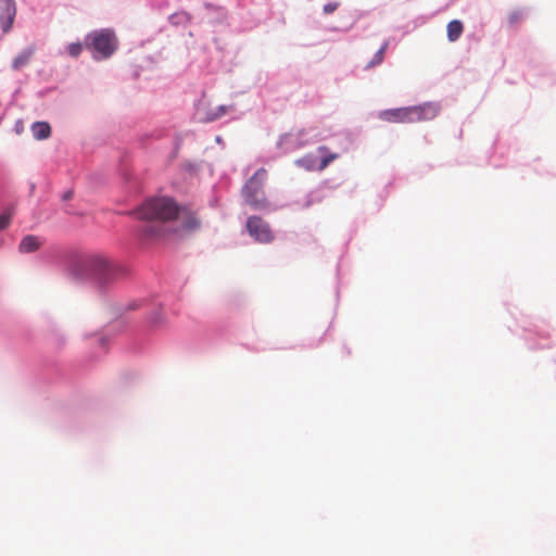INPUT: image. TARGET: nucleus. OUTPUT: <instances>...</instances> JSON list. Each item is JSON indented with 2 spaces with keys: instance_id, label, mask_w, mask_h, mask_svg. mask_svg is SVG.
I'll return each mask as SVG.
<instances>
[{
  "instance_id": "obj_1",
  "label": "nucleus",
  "mask_w": 556,
  "mask_h": 556,
  "mask_svg": "<svg viewBox=\"0 0 556 556\" xmlns=\"http://www.w3.org/2000/svg\"><path fill=\"white\" fill-rule=\"evenodd\" d=\"M177 204L169 198H154L146 201L137 211L138 218L149 222L141 230L144 240H156L165 235V228L160 223L172 220L179 216Z\"/></svg>"
},
{
  "instance_id": "obj_2",
  "label": "nucleus",
  "mask_w": 556,
  "mask_h": 556,
  "mask_svg": "<svg viewBox=\"0 0 556 556\" xmlns=\"http://www.w3.org/2000/svg\"><path fill=\"white\" fill-rule=\"evenodd\" d=\"M266 177V169L260 168L242 189L245 203L254 210H263L267 206V201L262 190Z\"/></svg>"
},
{
  "instance_id": "obj_3",
  "label": "nucleus",
  "mask_w": 556,
  "mask_h": 556,
  "mask_svg": "<svg viewBox=\"0 0 556 556\" xmlns=\"http://www.w3.org/2000/svg\"><path fill=\"white\" fill-rule=\"evenodd\" d=\"M87 47L93 50L96 60L111 56L117 48V40L113 31L102 29L87 36Z\"/></svg>"
},
{
  "instance_id": "obj_4",
  "label": "nucleus",
  "mask_w": 556,
  "mask_h": 556,
  "mask_svg": "<svg viewBox=\"0 0 556 556\" xmlns=\"http://www.w3.org/2000/svg\"><path fill=\"white\" fill-rule=\"evenodd\" d=\"M247 230L260 243H270L274 240V233L269 224L258 216L248 218Z\"/></svg>"
},
{
  "instance_id": "obj_5",
  "label": "nucleus",
  "mask_w": 556,
  "mask_h": 556,
  "mask_svg": "<svg viewBox=\"0 0 556 556\" xmlns=\"http://www.w3.org/2000/svg\"><path fill=\"white\" fill-rule=\"evenodd\" d=\"M440 106L435 103L427 102L420 105L406 108V123H419L431 121L438 116Z\"/></svg>"
},
{
  "instance_id": "obj_6",
  "label": "nucleus",
  "mask_w": 556,
  "mask_h": 556,
  "mask_svg": "<svg viewBox=\"0 0 556 556\" xmlns=\"http://www.w3.org/2000/svg\"><path fill=\"white\" fill-rule=\"evenodd\" d=\"M15 14L14 0H0V24L3 33H8L12 28Z\"/></svg>"
},
{
  "instance_id": "obj_7",
  "label": "nucleus",
  "mask_w": 556,
  "mask_h": 556,
  "mask_svg": "<svg viewBox=\"0 0 556 556\" xmlns=\"http://www.w3.org/2000/svg\"><path fill=\"white\" fill-rule=\"evenodd\" d=\"M90 265L99 280L102 282L108 281L111 275L114 273L112 264L108 260L100 256L93 257Z\"/></svg>"
},
{
  "instance_id": "obj_8",
  "label": "nucleus",
  "mask_w": 556,
  "mask_h": 556,
  "mask_svg": "<svg viewBox=\"0 0 556 556\" xmlns=\"http://www.w3.org/2000/svg\"><path fill=\"white\" fill-rule=\"evenodd\" d=\"M379 118L389 123H406V108L381 111Z\"/></svg>"
},
{
  "instance_id": "obj_9",
  "label": "nucleus",
  "mask_w": 556,
  "mask_h": 556,
  "mask_svg": "<svg viewBox=\"0 0 556 556\" xmlns=\"http://www.w3.org/2000/svg\"><path fill=\"white\" fill-rule=\"evenodd\" d=\"M42 242L39 237L28 235L24 237L18 245L21 253H31L37 251L41 247Z\"/></svg>"
},
{
  "instance_id": "obj_10",
  "label": "nucleus",
  "mask_w": 556,
  "mask_h": 556,
  "mask_svg": "<svg viewBox=\"0 0 556 556\" xmlns=\"http://www.w3.org/2000/svg\"><path fill=\"white\" fill-rule=\"evenodd\" d=\"M31 132L35 139L45 140L51 136V127L47 122H36L31 125Z\"/></svg>"
},
{
  "instance_id": "obj_11",
  "label": "nucleus",
  "mask_w": 556,
  "mask_h": 556,
  "mask_svg": "<svg viewBox=\"0 0 556 556\" xmlns=\"http://www.w3.org/2000/svg\"><path fill=\"white\" fill-rule=\"evenodd\" d=\"M34 53V47H28L23 52H21L12 62L13 70L18 71L22 67L26 66L30 62Z\"/></svg>"
},
{
  "instance_id": "obj_12",
  "label": "nucleus",
  "mask_w": 556,
  "mask_h": 556,
  "mask_svg": "<svg viewBox=\"0 0 556 556\" xmlns=\"http://www.w3.org/2000/svg\"><path fill=\"white\" fill-rule=\"evenodd\" d=\"M463 31L464 25L459 20H453L446 26L447 39L451 42L458 40Z\"/></svg>"
},
{
  "instance_id": "obj_13",
  "label": "nucleus",
  "mask_w": 556,
  "mask_h": 556,
  "mask_svg": "<svg viewBox=\"0 0 556 556\" xmlns=\"http://www.w3.org/2000/svg\"><path fill=\"white\" fill-rule=\"evenodd\" d=\"M387 48H388V42H384L381 46V48L375 53L372 59L368 62V64L366 65V68H370V67H374V66L382 63Z\"/></svg>"
},
{
  "instance_id": "obj_14",
  "label": "nucleus",
  "mask_w": 556,
  "mask_h": 556,
  "mask_svg": "<svg viewBox=\"0 0 556 556\" xmlns=\"http://www.w3.org/2000/svg\"><path fill=\"white\" fill-rule=\"evenodd\" d=\"M227 112H228V106L219 105L216 109H214L207 113L205 121L206 122L216 121V119L220 118L222 116H224L225 114H227Z\"/></svg>"
},
{
  "instance_id": "obj_15",
  "label": "nucleus",
  "mask_w": 556,
  "mask_h": 556,
  "mask_svg": "<svg viewBox=\"0 0 556 556\" xmlns=\"http://www.w3.org/2000/svg\"><path fill=\"white\" fill-rule=\"evenodd\" d=\"M184 227L187 230H194L200 227V222L193 214L187 213L184 220Z\"/></svg>"
},
{
  "instance_id": "obj_16",
  "label": "nucleus",
  "mask_w": 556,
  "mask_h": 556,
  "mask_svg": "<svg viewBox=\"0 0 556 556\" xmlns=\"http://www.w3.org/2000/svg\"><path fill=\"white\" fill-rule=\"evenodd\" d=\"M83 51V45L79 42L71 43L68 46V54L73 58H77Z\"/></svg>"
},
{
  "instance_id": "obj_17",
  "label": "nucleus",
  "mask_w": 556,
  "mask_h": 556,
  "mask_svg": "<svg viewBox=\"0 0 556 556\" xmlns=\"http://www.w3.org/2000/svg\"><path fill=\"white\" fill-rule=\"evenodd\" d=\"M337 157L338 155L336 153L325 155L320 161L319 169H325Z\"/></svg>"
},
{
  "instance_id": "obj_18",
  "label": "nucleus",
  "mask_w": 556,
  "mask_h": 556,
  "mask_svg": "<svg viewBox=\"0 0 556 556\" xmlns=\"http://www.w3.org/2000/svg\"><path fill=\"white\" fill-rule=\"evenodd\" d=\"M12 219V214L7 212L0 215V230L5 229Z\"/></svg>"
},
{
  "instance_id": "obj_19",
  "label": "nucleus",
  "mask_w": 556,
  "mask_h": 556,
  "mask_svg": "<svg viewBox=\"0 0 556 556\" xmlns=\"http://www.w3.org/2000/svg\"><path fill=\"white\" fill-rule=\"evenodd\" d=\"M339 5H340V3L337 1L329 2L324 5L323 11L325 14H331L339 8Z\"/></svg>"
},
{
  "instance_id": "obj_20",
  "label": "nucleus",
  "mask_w": 556,
  "mask_h": 556,
  "mask_svg": "<svg viewBox=\"0 0 556 556\" xmlns=\"http://www.w3.org/2000/svg\"><path fill=\"white\" fill-rule=\"evenodd\" d=\"M71 198V192H67L64 194V199H70Z\"/></svg>"
},
{
  "instance_id": "obj_21",
  "label": "nucleus",
  "mask_w": 556,
  "mask_h": 556,
  "mask_svg": "<svg viewBox=\"0 0 556 556\" xmlns=\"http://www.w3.org/2000/svg\"><path fill=\"white\" fill-rule=\"evenodd\" d=\"M326 150L327 149L325 147L319 148V151H321V152H326Z\"/></svg>"
}]
</instances>
